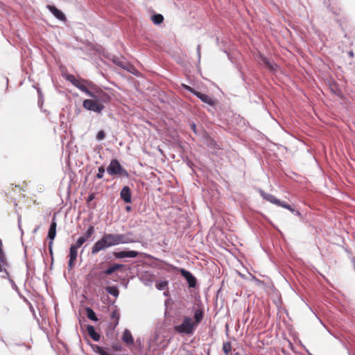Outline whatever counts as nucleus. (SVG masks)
Listing matches in <instances>:
<instances>
[{"instance_id":"nucleus-1","label":"nucleus","mask_w":355,"mask_h":355,"mask_svg":"<svg viewBox=\"0 0 355 355\" xmlns=\"http://www.w3.org/2000/svg\"><path fill=\"white\" fill-rule=\"evenodd\" d=\"M118 245L116 234L105 233L92 246V254H96L100 251L105 250L112 246Z\"/></svg>"},{"instance_id":"nucleus-2","label":"nucleus","mask_w":355,"mask_h":355,"mask_svg":"<svg viewBox=\"0 0 355 355\" xmlns=\"http://www.w3.org/2000/svg\"><path fill=\"white\" fill-rule=\"evenodd\" d=\"M107 172L110 175H116L119 178H128V172L121 165L119 160L113 159L107 168Z\"/></svg>"},{"instance_id":"nucleus-3","label":"nucleus","mask_w":355,"mask_h":355,"mask_svg":"<svg viewBox=\"0 0 355 355\" xmlns=\"http://www.w3.org/2000/svg\"><path fill=\"white\" fill-rule=\"evenodd\" d=\"M197 327L193 324L192 318L189 316H185L182 322L175 327L176 332L180 334L192 335Z\"/></svg>"},{"instance_id":"nucleus-4","label":"nucleus","mask_w":355,"mask_h":355,"mask_svg":"<svg viewBox=\"0 0 355 355\" xmlns=\"http://www.w3.org/2000/svg\"><path fill=\"white\" fill-rule=\"evenodd\" d=\"M10 264L3 252L2 242L0 240V273L1 277H8V268Z\"/></svg>"},{"instance_id":"nucleus-5","label":"nucleus","mask_w":355,"mask_h":355,"mask_svg":"<svg viewBox=\"0 0 355 355\" xmlns=\"http://www.w3.org/2000/svg\"><path fill=\"white\" fill-rule=\"evenodd\" d=\"M83 105L85 109L96 113H101L105 107L102 103L97 102L94 99L85 100Z\"/></svg>"},{"instance_id":"nucleus-6","label":"nucleus","mask_w":355,"mask_h":355,"mask_svg":"<svg viewBox=\"0 0 355 355\" xmlns=\"http://www.w3.org/2000/svg\"><path fill=\"white\" fill-rule=\"evenodd\" d=\"M178 271L180 272L182 277L186 279L190 288H195L196 286L197 279L190 271L182 268H179Z\"/></svg>"},{"instance_id":"nucleus-7","label":"nucleus","mask_w":355,"mask_h":355,"mask_svg":"<svg viewBox=\"0 0 355 355\" xmlns=\"http://www.w3.org/2000/svg\"><path fill=\"white\" fill-rule=\"evenodd\" d=\"M92 96H90L89 97L94 98L100 103H108L111 99L110 94L102 89H97L95 92H92Z\"/></svg>"},{"instance_id":"nucleus-8","label":"nucleus","mask_w":355,"mask_h":355,"mask_svg":"<svg viewBox=\"0 0 355 355\" xmlns=\"http://www.w3.org/2000/svg\"><path fill=\"white\" fill-rule=\"evenodd\" d=\"M118 245L128 244L136 242V239L132 232H128L125 234H116Z\"/></svg>"},{"instance_id":"nucleus-9","label":"nucleus","mask_w":355,"mask_h":355,"mask_svg":"<svg viewBox=\"0 0 355 355\" xmlns=\"http://www.w3.org/2000/svg\"><path fill=\"white\" fill-rule=\"evenodd\" d=\"M112 60L114 64L119 66V67L125 69L131 73H134L133 70H135V68L132 65L128 63L123 58H118L117 56L114 55L112 58Z\"/></svg>"},{"instance_id":"nucleus-10","label":"nucleus","mask_w":355,"mask_h":355,"mask_svg":"<svg viewBox=\"0 0 355 355\" xmlns=\"http://www.w3.org/2000/svg\"><path fill=\"white\" fill-rule=\"evenodd\" d=\"M113 254L116 259L135 258L138 256L139 252L135 250H121L114 252Z\"/></svg>"},{"instance_id":"nucleus-11","label":"nucleus","mask_w":355,"mask_h":355,"mask_svg":"<svg viewBox=\"0 0 355 355\" xmlns=\"http://www.w3.org/2000/svg\"><path fill=\"white\" fill-rule=\"evenodd\" d=\"M259 62L271 71H277L279 68L277 64L261 55L259 58Z\"/></svg>"},{"instance_id":"nucleus-12","label":"nucleus","mask_w":355,"mask_h":355,"mask_svg":"<svg viewBox=\"0 0 355 355\" xmlns=\"http://www.w3.org/2000/svg\"><path fill=\"white\" fill-rule=\"evenodd\" d=\"M56 227H57V223L55 220V214L51 220V225H50V227H49V229L48 231V234H47V239L51 241H53V240L55 238Z\"/></svg>"},{"instance_id":"nucleus-13","label":"nucleus","mask_w":355,"mask_h":355,"mask_svg":"<svg viewBox=\"0 0 355 355\" xmlns=\"http://www.w3.org/2000/svg\"><path fill=\"white\" fill-rule=\"evenodd\" d=\"M270 202L275 204L276 205H277L279 207H284V208L290 210L292 213H293L295 215H300V211L298 210H295V207L293 205H291L286 201H270Z\"/></svg>"},{"instance_id":"nucleus-14","label":"nucleus","mask_w":355,"mask_h":355,"mask_svg":"<svg viewBox=\"0 0 355 355\" xmlns=\"http://www.w3.org/2000/svg\"><path fill=\"white\" fill-rule=\"evenodd\" d=\"M47 8L57 19L63 21L67 20L64 14L54 6L48 5Z\"/></svg>"},{"instance_id":"nucleus-15","label":"nucleus","mask_w":355,"mask_h":355,"mask_svg":"<svg viewBox=\"0 0 355 355\" xmlns=\"http://www.w3.org/2000/svg\"><path fill=\"white\" fill-rule=\"evenodd\" d=\"M204 318V311L201 308L194 309L193 312V324L198 327V324L202 322Z\"/></svg>"},{"instance_id":"nucleus-16","label":"nucleus","mask_w":355,"mask_h":355,"mask_svg":"<svg viewBox=\"0 0 355 355\" xmlns=\"http://www.w3.org/2000/svg\"><path fill=\"white\" fill-rule=\"evenodd\" d=\"M194 95L196 96H197L198 98H200L203 103H207L211 106L214 105V100L209 95L202 94L198 91L196 92V93H194Z\"/></svg>"},{"instance_id":"nucleus-17","label":"nucleus","mask_w":355,"mask_h":355,"mask_svg":"<svg viewBox=\"0 0 355 355\" xmlns=\"http://www.w3.org/2000/svg\"><path fill=\"white\" fill-rule=\"evenodd\" d=\"M87 331L89 336L94 340V341H99L101 338V335L96 331L94 326L91 324H88L87 326Z\"/></svg>"},{"instance_id":"nucleus-18","label":"nucleus","mask_w":355,"mask_h":355,"mask_svg":"<svg viewBox=\"0 0 355 355\" xmlns=\"http://www.w3.org/2000/svg\"><path fill=\"white\" fill-rule=\"evenodd\" d=\"M124 266L121 263H114L110 267H108L107 269L101 272V274H105L107 275H110L113 272H114L116 270L123 268Z\"/></svg>"},{"instance_id":"nucleus-19","label":"nucleus","mask_w":355,"mask_h":355,"mask_svg":"<svg viewBox=\"0 0 355 355\" xmlns=\"http://www.w3.org/2000/svg\"><path fill=\"white\" fill-rule=\"evenodd\" d=\"M87 81L84 80H79L78 83L76 84V87L78 88L80 90L85 93L88 96H92V92L89 90L86 86Z\"/></svg>"},{"instance_id":"nucleus-20","label":"nucleus","mask_w":355,"mask_h":355,"mask_svg":"<svg viewBox=\"0 0 355 355\" xmlns=\"http://www.w3.org/2000/svg\"><path fill=\"white\" fill-rule=\"evenodd\" d=\"M122 340L126 344H132L134 343L133 337L129 330L125 329L123 333Z\"/></svg>"},{"instance_id":"nucleus-21","label":"nucleus","mask_w":355,"mask_h":355,"mask_svg":"<svg viewBox=\"0 0 355 355\" xmlns=\"http://www.w3.org/2000/svg\"><path fill=\"white\" fill-rule=\"evenodd\" d=\"M120 196L122 200H131L130 189L128 186L124 187L121 191Z\"/></svg>"},{"instance_id":"nucleus-22","label":"nucleus","mask_w":355,"mask_h":355,"mask_svg":"<svg viewBox=\"0 0 355 355\" xmlns=\"http://www.w3.org/2000/svg\"><path fill=\"white\" fill-rule=\"evenodd\" d=\"M105 291L108 294H110L115 297H117L119 295V289L117 288L116 286H107L105 288Z\"/></svg>"},{"instance_id":"nucleus-23","label":"nucleus","mask_w":355,"mask_h":355,"mask_svg":"<svg viewBox=\"0 0 355 355\" xmlns=\"http://www.w3.org/2000/svg\"><path fill=\"white\" fill-rule=\"evenodd\" d=\"M86 313H87V317L94 321V322H96L98 321V318L96 316V313L94 312V311L90 308V307H87L86 308Z\"/></svg>"},{"instance_id":"nucleus-24","label":"nucleus","mask_w":355,"mask_h":355,"mask_svg":"<svg viewBox=\"0 0 355 355\" xmlns=\"http://www.w3.org/2000/svg\"><path fill=\"white\" fill-rule=\"evenodd\" d=\"M78 248H76V246L71 245V246L69 248V259L76 260L77 255H78Z\"/></svg>"},{"instance_id":"nucleus-25","label":"nucleus","mask_w":355,"mask_h":355,"mask_svg":"<svg viewBox=\"0 0 355 355\" xmlns=\"http://www.w3.org/2000/svg\"><path fill=\"white\" fill-rule=\"evenodd\" d=\"M92 347L93 350L98 355H107L108 353L104 349L103 347L97 345H92Z\"/></svg>"},{"instance_id":"nucleus-26","label":"nucleus","mask_w":355,"mask_h":355,"mask_svg":"<svg viewBox=\"0 0 355 355\" xmlns=\"http://www.w3.org/2000/svg\"><path fill=\"white\" fill-rule=\"evenodd\" d=\"M168 282L166 280L157 282L155 284V286L157 290L163 291L167 288Z\"/></svg>"},{"instance_id":"nucleus-27","label":"nucleus","mask_w":355,"mask_h":355,"mask_svg":"<svg viewBox=\"0 0 355 355\" xmlns=\"http://www.w3.org/2000/svg\"><path fill=\"white\" fill-rule=\"evenodd\" d=\"M164 20V17L160 14H155L152 16V21L155 24H159Z\"/></svg>"},{"instance_id":"nucleus-28","label":"nucleus","mask_w":355,"mask_h":355,"mask_svg":"<svg viewBox=\"0 0 355 355\" xmlns=\"http://www.w3.org/2000/svg\"><path fill=\"white\" fill-rule=\"evenodd\" d=\"M232 349V345L230 342L224 343L223 345V351L225 355H230Z\"/></svg>"},{"instance_id":"nucleus-29","label":"nucleus","mask_w":355,"mask_h":355,"mask_svg":"<svg viewBox=\"0 0 355 355\" xmlns=\"http://www.w3.org/2000/svg\"><path fill=\"white\" fill-rule=\"evenodd\" d=\"M95 230L93 225H89L86 232L84 234L83 236L87 240L89 239L93 234L94 233Z\"/></svg>"},{"instance_id":"nucleus-30","label":"nucleus","mask_w":355,"mask_h":355,"mask_svg":"<svg viewBox=\"0 0 355 355\" xmlns=\"http://www.w3.org/2000/svg\"><path fill=\"white\" fill-rule=\"evenodd\" d=\"M87 241V239H85V237H84L83 236H80L78 240L76 241V242L74 243V244H72L73 245L76 246V248H80L83 243Z\"/></svg>"},{"instance_id":"nucleus-31","label":"nucleus","mask_w":355,"mask_h":355,"mask_svg":"<svg viewBox=\"0 0 355 355\" xmlns=\"http://www.w3.org/2000/svg\"><path fill=\"white\" fill-rule=\"evenodd\" d=\"M111 318L115 320L114 327H116L119 321V313L116 311H114L112 313Z\"/></svg>"},{"instance_id":"nucleus-32","label":"nucleus","mask_w":355,"mask_h":355,"mask_svg":"<svg viewBox=\"0 0 355 355\" xmlns=\"http://www.w3.org/2000/svg\"><path fill=\"white\" fill-rule=\"evenodd\" d=\"M3 278L8 279L9 282L11 284L12 289L16 291L19 294V288H18L17 286L16 285V284L15 283V282L13 281V279L10 277V274L8 273V277H3Z\"/></svg>"},{"instance_id":"nucleus-33","label":"nucleus","mask_w":355,"mask_h":355,"mask_svg":"<svg viewBox=\"0 0 355 355\" xmlns=\"http://www.w3.org/2000/svg\"><path fill=\"white\" fill-rule=\"evenodd\" d=\"M105 173V167L103 166H101L98 169V173L96 174V178L101 179L103 178Z\"/></svg>"},{"instance_id":"nucleus-34","label":"nucleus","mask_w":355,"mask_h":355,"mask_svg":"<svg viewBox=\"0 0 355 355\" xmlns=\"http://www.w3.org/2000/svg\"><path fill=\"white\" fill-rule=\"evenodd\" d=\"M67 80L71 82L74 86H76V84L78 83L79 80L76 79L73 75H68L67 77Z\"/></svg>"},{"instance_id":"nucleus-35","label":"nucleus","mask_w":355,"mask_h":355,"mask_svg":"<svg viewBox=\"0 0 355 355\" xmlns=\"http://www.w3.org/2000/svg\"><path fill=\"white\" fill-rule=\"evenodd\" d=\"M28 308L30 309V311H31L32 314H33V318L37 320V322H39V319L37 318V315H36V313H35V311L34 309V307L32 305V304L31 302H28Z\"/></svg>"},{"instance_id":"nucleus-36","label":"nucleus","mask_w":355,"mask_h":355,"mask_svg":"<svg viewBox=\"0 0 355 355\" xmlns=\"http://www.w3.org/2000/svg\"><path fill=\"white\" fill-rule=\"evenodd\" d=\"M182 87L186 89L187 91L192 93L193 94H194V93H196L197 91H196L193 88H192L191 87L189 86V85H187L185 84H182Z\"/></svg>"},{"instance_id":"nucleus-37","label":"nucleus","mask_w":355,"mask_h":355,"mask_svg":"<svg viewBox=\"0 0 355 355\" xmlns=\"http://www.w3.org/2000/svg\"><path fill=\"white\" fill-rule=\"evenodd\" d=\"M105 137V133L103 130H100L96 135V139L98 140H103Z\"/></svg>"},{"instance_id":"nucleus-38","label":"nucleus","mask_w":355,"mask_h":355,"mask_svg":"<svg viewBox=\"0 0 355 355\" xmlns=\"http://www.w3.org/2000/svg\"><path fill=\"white\" fill-rule=\"evenodd\" d=\"M53 241H49V253H50V254L51 256L53 255Z\"/></svg>"},{"instance_id":"nucleus-39","label":"nucleus","mask_w":355,"mask_h":355,"mask_svg":"<svg viewBox=\"0 0 355 355\" xmlns=\"http://www.w3.org/2000/svg\"><path fill=\"white\" fill-rule=\"evenodd\" d=\"M75 261H76V260H74V259H69L68 266L70 269L73 268V263Z\"/></svg>"},{"instance_id":"nucleus-40","label":"nucleus","mask_w":355,"mask_h":355,"mask_svg":"<svg viewBox=\"0 0 355 355\" xmlns=\"http://www.w3.org/2000/svg\"><path fill=\"white\" fill-rule=\"evenodd\" d=\"M197 53H198V58H200V45H198V46H197Z\"/></svg>"},{"instance_id":"nucleus-41","label":"nucleus","mask_w":355,"mask_h":355,"mask_svg":"<svg viewBox=\"0 0 355 355\" xmlns=\"http://www.w3.org/2000/svg\"><path fill=\"white\" fill-rule=\"evenodd\" d=\"M19 295H20L21 297L23 298V300L28 305V302H30L29 300L26 297L21 296L20 293Z\"/></svg>"},{"instance_id":"nucleus-42","label":"nucleus","mask_w":355,"mask_h":355,"mask_svg":"<svg viewBox=\"0 0 355 355\" xmlns=\"http://www.w3.org/2000/svg\"><path fill=\"white\" fill-rule=\"evenodd\" d=\"M263 198L265 199V200H277L276 198H266L265 196H263V194H261Z\"/></svg>"},{"instance_id":"nucleus-43","label":"nucleus","mask_w":355,"mask_h":355,"mask_svg":"<svg viewBox=\"0 0 355 355\" xmlns=\"http://www.w3.org/2000/svg\"><path fill=\"white\" fill-rule=\"evenodd\" d=\"M18 214V224H19V227L20 228V223H21V216L19 214Z\"/></svg>"},{"instance_id":"nucleus-44","label":"nucleus","mask_w":355,"mask_h":355,"mask_svg":"<svg viewBox=\"0 0 355 355\" xmlns=\"http://www.w3.org/2000/svg\"><path fill=\"white\" fill-rule=\"evenodd\" d=\"M125 209L128 211H130V210H131V207H130V205H126V206L125 207Z\"/></svg>"},{"instance_id":"nucleus-45","label":"nucleus","mask_w":355,"mask_h":355,"mask_svg":"<svg viewBox=\"0 0 355 355\" xmlns=\"http://www.w3.org/2000/svg\"><path fill=\"white\" fill-rule=\"evenodd\" d=\"M93 198H94V194L92 193V194H91V195H89V197H88V199H87V200H93Z\"/></svg>"},{"instance_id":"nucleus-46","label":"nucleus","mask_w":355,"mask_h":355,"mask_svg":"<svg viewBox=\"0 0 355 355\" xmlns=\"http://www.w3.org/2000/svg\"><path fill=\"white\" fill-rule=\"evenodd\" d=\"M192 129L193 131H196V125L195 124L192 125Z\"/></svg>"},{"instance_id":"nucleus-47","label":"nucleus","mask_w":355,"mask_h":355,"mask_svg":"<svg viewBox=\"0 0 355 355\" xmlns=\"http://www.w3.org/2000/svg\"><path fill=\"white\" fill-rule=\"evenodd\" d=\"M125 202L129 203V202H131L132 201L127 200V201H125Z\"/></svg>"},{"instance_id":"nucleus-48","label":"nucleus","mask_w":355,"mask_h":355,"mask_svg":"<svg viewBox=\"0 0 355 355\" xmlns=\"http://www.w3.org/2000/svg\"><path fill=\"white\" fill-rule=\"evenodd\" d=\"M114 349H118L117 346L114 347Z\"/></svg>"},{"instance_id":"nucleus-49","label":"nucleus","mask_w":355,"mask_h":355,"mask_svg":"<svg viewBox=\"0 0 355 355\" xmlns=\"http://www.w3.org/2000/svg\"><path fill=\"white\" fill-rule=\"evenodd\" d=\"M211 144H215V142H214V141H211Z\"/></svg>"}]
</instances>
